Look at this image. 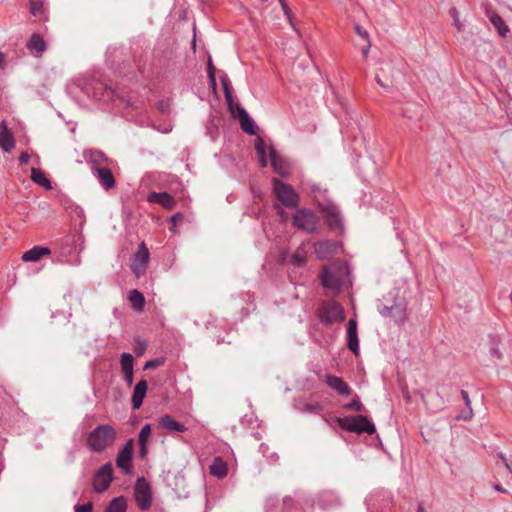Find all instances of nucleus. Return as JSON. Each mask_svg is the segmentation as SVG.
Instances as JSON below:
<instances>
[{"label": "nucleus", "mask_w": 512, "mask_h": 512, "mask_svg": "<svg viewBox=\"0 0 512 512\" xmlns=\"http://www.w3.org/2000/svg\"><path fill=\"white\" fill-rule=\"evenodd\" d=\"M269 158L273 170L281 177H286L288 175V171L285 165V161L277 154L273 147L269 148Z\"/></svg>", "instance_id": "nucleus-21"}, {"label": "nucleus", "mask_w": 512, "mask_h": 512, "mask_svg": "<svg viewBox=\"0 0 512 512\" xmlns=\"http://www.w3.org/2000/svg\"><path fill=\"white\" fill-rule=\"evenodd\" d=\"M182 218H183V216H182V214H181V213H176V214H174V215L170 218V220H171V222H172L173 224H176L178 221H181V220H182Z\"/></svg>", "instance_id": "nucleus-55"}, {"label": "nucleus", "mask_w": 512, "mask_h": 512, "mask_svg": "<svg viewBox=\"0 0 512 512\" xmlns=\"http://www.w3.org/2000/svg\"><path fill=\"white\" fill-rule=\"evenodd\" d=\"M149 250L144 242H141L137 253L132 258L131 270L133 273L140 277L146 272V268L149 262Z\"/></svg>", "instance_id": "nucleus-9"}, {"label": "nucleus", "mask_w": 512, "mask_h": 512, "mask_svg": "<svg viewBox=\"0 0 512 512\" xmlns=\"http://www.w3.org/2000/svg\"><path fill=\"white\" fill-rule=\"evenodd\" d=\"M234 111L235 116L233 117L239 120L241 129L248 135H255L257 128L247 111L237 103L234 105Z\"/></svg>", "instance_id": "nucleus-10"}, {"label": "nucleus", "mask_w": 512, "mask_h": 512, "mask_svg": "<svg viewBox=\"0 0 512 512\" xmlns=\"http://www.w3.org/2000/svg\"><path fill=\"white\" fill-rule=\"evenodd\" d=\"M304 410L310 413H320L321 406L318 403L306 404Z\"/></svg>", "instance_id": "nucleus-46"}, {"label": "nucleus", "mask_w": 512, "mask_h": 512, "mask_svg": "<svg viewBox=\"0 0 512 512\" xmlns=\"http://www.w3.org/2000/svg\"><path fill=\"white\" fill-rule=\"evenodd\" d=\"M209 470H210L211 475H213L219 479L224 478L228 473L226 463L219 457H217L213 461V463L209 467Z\"/></svg>", "instance_id": "nucleus-28"}, {"label": "nucleus", "mask_w": 512, "mask_h": 512, "mask_svg": "<svg viewBox=\"0 0 512 512\" xmlns=\"http://www.w3.org/2000/svg\"><path fill=\"white\" fill-rule=\"evenodd\" d=\"M164 362L165 359L163 357L148 360L144 365V370L157 368L163 365Z\"/></svg>", "instance_id": "nucleus-38"}, {"label": "nucleus", "mask_w": 512, "mask_h": 512, "mask_svg": "<svg viewBox=\"0 0 512 512\" xmlns=\"http://www.w3.org/2000/svg\"><path fill=\"white\" fill-rule=\"evenodd\" d=\"M93 511V505L91 502H88L83 505H75L74 506V512H92Z\"/></svg>", "instance_id": "nucleus-41"}, {"label": "nucleus", "mask_w": 512, "mask_h": 512, "mask_svg": "<svg viewBox=\"0 0 512 512\" xmlns=\"http://www.w3.org/2000/svg\"><path fill=\"white\" fill-rule=\"evenodd\" d=\"M27 47L31 51H35L37 53H43L47 49L46 42L43 37L37 33H33L31 38L27 44Z\"/></svg>", "instance_id": "nucleus-27"}, {"label": "nucleus", "mask_w": 512, "mask_h": 512, "mask_svg": "<svg viewBox=\"0 0 512 512\" xmlns=\"http://www.w3.org/2000/svg\"><path fill=\"white\" fill-rule=\"evenodd\" d=\"M418 511H419V512H424L423 507H421V506H420V507H419V509H418Z\"/></svg>", "instance_id": "nucleus-62"}, {"label": "nucleus", "mask_w": 512, "mask_h": 512, "mask_svg": "<svg viewBox=\"0 0 512 512\" xmlns=\"http://www.w3.org/2000/svg\"><path fill=\"white\" fill-rule=\"evenodd\" d=\"M92 174L105 190H111L116 186V180L108 166L96 168V171L92 172Z\"/></svg>", "instance_id": "nucleus-13"}, {"label": "nucleus", "mask_w": 512, "mask_h": 512, "mask_svg": "<svg viewBox=\"0 0 512 512\" xmlns=\"http://www.w3.org/2000/svg\"><path fill=\"white\" fill-rule=\"evenodd\" d=\"M132 457L133 454H130L126 451L124 452L122 450L118 451L116 457V465L125 475H131L133 473Z\"/></svg>", "instance_id": "nucleus-19"}, {"label": "nucleus", "mask_w": 512, "mask_h": 512, "mask_svg": "<svg viewBox=\"0 0 512 512\" xmlns=\"http://www.w3.org/2000/svg\"><path fill=\"white\" fill-rule=\"evenodd\" d=\"M326 384L339 395L348 396L352 393L351 387L341 377L327 375Z\"/></svg>", "instance_id": "nucleus-15"}, {"label": "nucleus", "mask_w": 512, "mask_h": 512, "mask_svg": "<svg viewBox=\"0 0 512 512\" xmlns=\"http://www.w3.org/2000/svg\"><path fill=\"white\" fill-rule=\"evenodd\" d=\"M366 42H367V45H366V46H364V47L362 48V55H363L364 57H367V56H368V53H369V50H370V47H371L370 40H369V41H366Z\"/></svg>", "instance_id": "nucleus-56"}, {"label": "nucleus", "mask_w": 512, "mask_h": 512, "mask_svg": "<svg viewBox=\"0 0 512 512\" xmlns=\"http://www.w3.org/2000/svg\"><path fill=\"white\" fill-rule=\"evenodd\" d=\"M489 352L493 358H496L498 360L502 359V353L499 350L498 343L496 342L495 337H491V347Z\"/></svg>", "instance_id": "nucleus-37"}, {"label": "nucleus", "mask_w": 512, "mask_h": 512, "mask_svg": "<svg viewBox=\"0 0 512 512\" xmlns=\"http://www.w3.org/2000/svg\"><path fill=\"white\" fill-rule=\"evenodd\" d=\"M489 19H490V22L493 24V26L496 28L499 35L501 37H505L507 35V33L509 32V27L506 25L503 18L500 15L493 13L489 17Z\"/></svg>", "instance_id": "nucleus-31"}, {"label": "nucleus", "mask_w": 512, "mask_h": 512, "mask_svg": "<svg viewBox=\"0 0 512 512\" xmlns=\"http://www.w3.org/2000/svg\"><path fill=\"white\" fill-rule=\"evenodd\" d=\"M3 61H4V56H3V54L0 52V67H2Z\"/></svg>", "instance_id": "nucleus-60"}, {"label": "nucleus", "mask_w": 512, "mask_h": 512, "mask_svg": "<svg viewBox=\"0 0 512 512\" xmlns=\"http://www.w3.org/2000/svg\"><path fill=\"white\" fill-rule=\"evenodd\" d=\"M255 150L258 156L266 154V143L261 137L255 141Z\"/></svg>", "instance_id": "nucleus-39"}, {"label": "nucleus", "mask_w": 512, "mask_h": 512, "mask_svg": "<svg viewBox=\"0 0 512 512\" xmlns=\"http://www.w3.org/2000/svg\"><path fill=\"white\" fill-rule=\"evenodd\" d=\"M322 213L330 229H343L342 217L337 206L333 204L324 205L322 206Z\"/></svg>", "instance_id": "nucleus-11"}, {"label": "nucleus", "mask_w": 512, "mask_h": 512, "mask_svg": "<svg viewBox=\"0 0 512 512\" xmlns=\"http://www.w3.org/2000/svg\"><path fill=\"white\" fill-rule=\"evenodd\" d=\"M151 435V425L145 424L138 435V444H148Z\"/></svg>", "instance_id": "nucleus-36"}, {"label": "nucleus", "mask_w": 512, "mask_h": 512, "mask_svg": "<svg viewBox=\"0 0 512 512\" xmlns=\"http://www.w3.org/2000/svg\"><path fill=\"white\" fill-rule=\"evenodd\" d=\"M146 393L147 382L146 380H141L135 385L131 398L132 408L134 410H137L142 406Z\"/></svg>", "instance_id": "nucleus-17"}, {"label": "nucleus", "mask_w": 512, "mask_h": 512, "mask_svg": "<svg viewBox=\"0 0 512 512\" xmlns=\"http://www.w3.org/2000/svg\"><path fill=\"white\" fill-rule=\"evenodd\" d=\"M84 158L92 172L96 171V168L109 166L110 163V159L102 151L94 149L86 150Z\"/></svg>", "instance_id": "nucleus-12"}, {"label": "nucleus", "mask_w": 512, "mask_h": 512, "mask_svg": "<svg viewBox=\"0 0 512 512\" xmlns=\"http://www.w3.org/2000/svg\"><path fill=\"white\" fill-rule=\"evenodd\" d=\"M113 467L111 463L104 464L94 475L93 479V489L102 493L110 486V483L113 480Z\"/></svg>", "instance_id": "nucleus-8"}, {"label": "nucleus", "mask_w": 512, "mask_h": 512, "mask_svg": "<svg viewBox=\"0 0 512 512\" xmlns=\"http://www.w3.org/2000/svg\"><path fill=\"white\" fill-rule=\"evenodd\" d=\"M124 381L127 383V385H132L134 380V371L130 372H122Z\"/></svg>", "instance_id": "nucleus-49"}, {"label": "nucleus", "mask_w": 512, "mask_h": 512, "mask_svg": "<svg viewBox=\"0 0 512 512\" xmlns=\"http://www.w3.org/2000/svg\"><path fill=\"white\" fill-rule=\"evenodd\" d=\"M121 371L130 372L133 371L134 358L130 353H122L120 358Z\"/></svg>", "instance_id": "nucleus-34"}, {"label": "nucleus", "mask_w": 512, "mask_h": 512, "mask_svg": "<svg viewBox=\"0 0 512 512\" xmlns=\"http://www.w3.org/2000/svg\"><path fill=\"white\" fill-rule=\"evenodd\" d=\"M127 502L123 496L114 498L106 507L105 512H126Z\"/></svg>", "instance_id": "nucleus-32"}, {"label": "nucleus", "mask_w": 512, "mask_h": 512, "mask_svg": "<svg viewBox=\"0 0 512 512\" xmlns=\"http://www.w3.org/2000/svg\"><path fill=\"white\" fill-rule=\"evenodd\" d=\"M318 222L317 215L306 208L298 209L292 216V225L308 234L317 231Z\"/></svg>", "instance_id": "nucleus-4"}, {"label": "nucleus", "mask_w": 512, "mask_h": 512, "mask_svg": "<svg viewBox=\"0 0 512 512\" xmlns=\"http://www.w3.org/2000/svg\"><path fill=\"white\" fill-rule=\"evenodd\" d=\"M450 15L453 17L454 19V24L456 25V27L458 28V30H462V24L460 23L459 19H458V11L455 7H452L449 11Z\"/></svg>", "instance_id": "nucleus-44"}, {"label": "nucleus", "mask_w": 512, "mask_h": 512, "mask_svg": "<svg viewBox=\"0 0 512 512\" xmlns=\"http://www.w3.org/2000/svg\"><path fill=\"white\" fill-rule=\"evenodd\" d=\"M30 160V155L27 152H22L19 155V162L22 165H26Z\"/></svg>", "instance_id": "nucleus-51"}, {"label": "nucleus", "mask_w": 512, "mask_h": 512, "mask_svg": "<svg viewBox=\"0 0 512 512\" xmlns=\"http://www.w3.org/2000/svg\"><path fill=\"white\" fill-rule=\"evenodd\" d=\"M135 354L137 356H141L144 354V352L146 351V348H147V344L144 340L140 339V338H137L135 340Z\"/></svg>", "instance_id": "nucleus-40"}, {"label": "nucleus", "mask_w": 512, "mask_h": 512, "mask_svg": "<svg viewBox=\"0 0 512 512\" xmlns=\"http://www.w3.org/2000/svg\"><path fill=\"white\" fill-rule=\"evenodd\" d=\"M116 437V430L110 424H101L88 434L87 446L92 452L102 453L115 442Z\"/></svg>", "instance_id": "nucleus-1"}, {"label": "nucleus", "mask_w": 512, "mask_h": 512, "mask_svg": "<svg viewBox=\"0 0 512 512\" xmlns=\"http://www.w3.org/2000/svg\"><path fill=\"white\" fill-rule=\"evenodd\" d=\"M134 497L140 510L147 511L152 505L151 486L144 477L137 478L134 486Z\"/></svg>", "instance_id": "nucleus-6"}, {"label": "nucleus", "mask_w": 512, "mask_h": 512, "mask_svg": "<svg viewBox=\"0 0 512 512\" xmlns=\"http://www.w3.org/2000/svg\"><path fill=\"white\" fill-rule=\"evenodd\" d=\"M29 2L30 13L32 16H34L38 21H46L48 17L43 0H29Z\"/></svg>", "instance_id": "nucleus-26"}, {"label": "nucleus", "mask_w": 512, "mask_h": 512, "mask_svg": "<svg viewBox=\"0 0 512 512\" xmlns=\"http://www.w3.org/2000/svg\"><path fill=\"white\" fill-rule=\"evenodd\" d=\"M345 410L349 411H356V412H363L365 410V407L360 401V398L355 395L351 402L345 404L344 406Z\"/></svg>", "instance_id": "nucleus-35"}, {"label": "nucleus", "mask_w": 512, "mask_h": 512, "mask_svg": "<svg viewBox=\"0 0 512 512\" xmlns=\"http://www.w3.org/2000/svg\"><path fill=\"white\" fill-rule=\"evenodd\" d=\"M139 457L141 459H145L146 456L148 455V447H147V444H139Z\"/></svg>", "instance_id": "nucleus-50"}, {"label": "nucleus", "mask_w": 512, "mask_h": 512, "mask_svg": "<svg viewBox=\"0 0 512 512\" xmlns=\"http://www.w3.org/2000/svg\"><path fill=\"white\" fill-rule=\"evenodd\" d=\"M473 417V410L472 407H466L465 410L461 412V414L458 416V419H462L465 421L471 420Z\"/></svg>", "instance_id": "nucleus-42"}, {"label": "nucleus", "mask_w": 512, "mask_h": 512, "mask_svg": "<svg viewBox=\"0 0 512 512\" xmlns=\"http://www.w3.org/2000/svg\"><path fill=\"white\" fill-rule=\"evenodd\" d=\"M346 336H347V348L353 352L355 355H358L359 353V340H358V333H357V321L354 318H351L348 321L347 329H346Z\"/></svg>", "instance_id": "nucleus-14"}, {"label": "nucleus", "mask_w": 512, "mask_h": 512, "mask_svg": "<svg viewBox=\"0 0 512 512\" xmlns=\"http://www.w3.org/2000/svg\"><path fill=\"white\" fill-rule=\"evenodd\" d=\"M207 74L212 75L215 74V67L213 66L211 58H209L207 63Z\"/></svg>", "instance_id": "nucleus-53"}, {"label": "nucleus", "mask_w": 512, "mask_h": 512, "mask_svg": "<svg viewBox=\"0 0 512 512\" xmlns=\"http://www.w3.org/2000/svg\"><path fill=\"white\" fill-rule=\"evenodd\" d=\"M334 249L335 244L333 242H319L315 245V254L319 259H324L331 254Z\"/></svg>", "instance_id": "nucleus-30"}, {"label": "nucleus", "mask_w": 512, "mask_h": 512, "mask_svg": "<svg viewBox=\"0 0 512 512\" xmlns=\"http://www.w3.org/2000/svg\"><path fill=\"white\" fill-rule=\"evenodd\" d=\"M221 84L223 87L224 97H225V101H226L228 110L230 111L232 116H235V111H234L235 102H234V98H233V91H232V87H231V82L226 74L221 77Z\"/></svg>", "instance_id": "nucleus-23"}, {"label": "nucleus", "mask_w": 512, "mask_h": 512, "mask_svg": "<svg viewBox=\"0 0 512 512\" xmlns=\"http://www.w3.org/2000/svg\"><path fill=\"white\" fill-rule=\"evenodd\" d=\"M339 426L349 432L357 434L367 433L372 435L376 432L375 425L366 416L356 415L352 417L339 418Z\"/></svg>", "instance_id": "nucleus-3"}, {"label": "nucleus", "mask_w": 512, "mask_h": 512, "mask_svg": "<svg viewBox=\"0 0 512 512\" xmlns=\"http://www.w3.org/2000/svg\"><path fill=\"white\" fill-rule=\"evenodd\" d=\"M355 33L362 37L365 41H369V34L368 32L363 29L359 24H355L354 26Z\"/></svg>", "instance_id": "nucleus-43"}, {"label": "nucleus", "mask_w": 512, "mask_h": 512, "mask_svg": "<svg viewBox=\"0 0 512 512\" xmlns=\"http://www.w3.org/2000/svg\"><path fill=\"white\" fill-rule=\"evenodd\" d=\"M319 322L326 327L336 323H342L345 320V311L340 303L335 300H328L317 309Z\"/></svg>", "instance_id": "nucleus-2"}, {"label": "nucleus", "mask_w": 512, "mask_h": 512, "mask_svg": "<svg viewBox=\"0 0 512 512\" xmlns=\"http://www.w3.org/2000/svg\"><path fill=\"white\" fill-rule=\"evenodd\" d=\"M494 488H495V490H496V491H498V492H502V493L506 492V490H505L502 486H500V485H498V484H497V485H495V486H494Z\"/></svg>", "instance_id": "nucleus-58"}, {"label": "nucleus", "mask_w": 512, "mask_h": 512, "mask_svg": "<svg viewBox=\"0 0 512 512\" xmlns=\"http://www.w3.org/2000/svg\"><path fill=\"white\" fill-rule=\"evenodd\" d=\"M280 5H281V8L285 14V16L287 17V19L289 20L290 23H292V18H291V10L290 8L288 7L286 1H283V2H280Z\"/></svg>", "instance_id": "nucleus-48"}, {"label": "nucleus", "mask_w": 512, "mask_h": 512, "mask_svg": "<svg viewBox=\"0 0 512 512\" xmlns=\"http://www.w3.org/2000/svg\"><path fill=\"white\" fill-rule=\"evenodd\" d=\"M308 255V247L306 244H301L291 255L289 264L294 267H302L306 264Z\"/></svg>", "instance_id": "nucleus-25"}, {"label": "nucleus", "mask_w": 512, "mask_h": 512, "mask_svg": "<svg viewBox=\"0 0 512 512\" xmlns=\"http://www.w3.org/2000/svg\"><path fill=\"white\" fill-rule=\"evenodd\" d=\"M395 315H397V310H393L392 318L395 320Z\"/></svg>", "instance_id": "nucleus-61"}, {"label": "nucleus", "mask_w": 512, "mask_h": 512, "mask_svg": "<svg viewBox=\"0 0 512 512\" xmlns=\"http://www.w3.org/2000/svg\"><path fill=\"white\" fill-rule=\"evenodd\" d=\"M102 88H103L104 93H105L106 95L98 96V95H97V93H96V92H94V95H93V96H94L96 99H98V100H106V98H107V99H110V98L112 97V95H113V91H112L110 88H108V87H102Z\"/></svg>", "instance_id": "nucleus-45"}, {"label": "nucleus", "mask_w": 512, "mask_h": 512, "mask_svg": "<svg viewBox=\"0 0 512 512\" xmlns=\"http://www.w3.org/2000/svg\"><path fill=\"white\" fill-rule=\"evenodd\" d=\"M129 301H130L132 307L138 311H141L145 304L144 295L136 289L130 291Z\"/></svg>", "instance_id": "nucleus-33"}, {"label": "nucleus", "mask_w": 512, "mask_h": 512, "mask_svg": "<svg viewBox=\"0 0 512 512\" xmlns=\"http://www.w3.org/2000/svg\"><path fill=\"white\" fill-rule=\"evenodd\" d=\"M31 180L37 185L47 190L52 188L50 180L46 177L45 173L40 169H31Z\"/></svg>", "instance_id": "nucleus-29"}, {"label": "nucleus", "mask_w": 512, "mask_h": 512, "mask_svg": "<svg viewBox=\"0 0 512 512\" xmlns=\"http://www.w3.org/2000/svg\"><path fill=\"white\" fill-rule=\"evenodd\" d=\"M393 310H397L395 321L402 322L405 318V306L402 303H394L391 306L381 305L378 307V312L383 317H392Z\"/></svg>", "instance_id": "nucleus-16"}, {"label": "nucleus", "mask_w": 512, "mask_h": 512, "mask_svg": "<svg viewBox=\"0 0 512 512\" xmlns=\"http://www.w3.org/2000/svg\"><path fill=\"white\" fill-rule=\"evenodd\" d=\"M319 278L321 285L327 289L338 290L343 284L340 269L335 264L324 266Z\"/></svg>", "instance_id": "nucleus-7"}, {"label": "nucleus", "mask_w": 512, "mask_h": 512, "mask_svg": "<svg viewBox=\"0 0 512 512\" xmlns=\"http://www.w3.org/2000/svg\"><path fill=\"white\" fill-rule=\"evenodd\" d=\"M273 191L277 199L288 208H293L298 205L299 196L291 185L282 182L277 178H273Z\"/></svg>", "instance_id": "nucleus-5"}, {"label": "nucleus", "mask_w": 512, "mask_h": 512, "mask_svg": "<svg viewBox=\"0 0 512 512\" xmlns=\"http://www.w3.org/2000/svg\"><path fill=\"white\" fill-rule=\"evenodd\" d=\"M133 449H134V439L130 438L125 442L124 446L120 450H122L124 452L126 451L130 454H133Z\"/></svg>", "instance_id": "nucleus-47"}, {"label": "nucleus", "mask_w": 512, "mask_h": 512, "mask_svg": "<svg viewBox=\"0 0 512 512\" xmlns=\"http://www.w3.org/2000/svg\"><path fill=\"white\" fill-rule=\"evenodd\" d=\"M376 81L377 83L381 86V87H384L386 88L387 86L381 81V79L379 77H376Z\"/></svg>", "instance_id": "nucleus-59"}, {"label": "nucleus", "mask_w": 512, "mask_h": 512, "mask_svg": "<svg viewBox=\"0 0 512 512\" xmlns=\"http://www.w3.org/2000/svg\"><path fill=\"white\" fill-rule=\"evenodd\" d=\"M461 396H462V398L464 400L465 406L466 407H471V401H470L468 392L465 391V390H461Z\"/></svg>", "instance_id": "nucleus-52"}, {"label": "nucleus", "mask_w": 512, "mask_h": 512, "mask_svg": "<svg viewBox=\"0 0 512 512\" xmlns=\"http://www.w3.org/2000/svg\"><path fill=\"white\" fill-rule=\"evenodd\" d=\"M208 78H209V82H210L211 86L215 87L216 86V76H215V74L208 75Z\"/></svg>", "instance_id": "nucleus-57"}, {"label": "nucleus", "mask_w": 512, "mask_h": 512, "mask_svg": "<svg viewBox=\"0 0 512 512\" xmlns=\"http://www.w3.org/2000/svg\"><path fill=\"white\" fill-rule=\"evenodd\" d=\"M0 147L5 152H10L15 147L14 137L4 122L0 124Z\"/></svg>", "instance_id": "nucleus-20"}, {"label": "nucleus", "mask_w": 512, "mask_h": 512, "mask_svg": "<svg viewBox=\"0 0 512 512\" xmlns=\"http://www.w3.org/2000/svg\"><path fill=\"white\" fill-rule=\"evenodd\" d=\"M50 249L44 246H34L22 255V260L25 262H36L41 257L50 254Z\"/></svg>", "instance_id": "nucleus-24"}, {"label": "nucleus", "mask_w": 512, "mask_h": 512, "mask_svg": "<svg viewBox=\"0 0 512 512\" xmlns=\"http://www.w3.org/2000/svg\"><path fill=\"white\" fill-rule=\"evenodd\" d=\"M259 157V163H260V166L261 167H267L268 165V159H267V155H260L258 156Z\"/></svg>", "instance_id": "nucleus-54"}, {"label": "nucleus", "mask_w": 512, "mask_h": 512, "mask_svg": "<svg viewBox=\"0 0 512 512\" xmlns=\"http://www.w3.org/2000/svg\"><path fill=\"white\" fill-rule=\"evenodd\" d=\"M158 424L160 428L167 431L185 432L187 430L183 423L176 421L172 416L168 414L161 416L159 418Z\"/></svg>", "instance_id": "nucleus-18"}, {"label": "nucleus", "mask_w": 512, "mask_h": 512, "mask_svg": "<svg viewBox=\"0 0 512 512\" xmlns=\"http://www.w3.org/2000/svg\"><path fill=\"white\" fill-rule=\"evenodd\" d=\"M148 200H149V202L160 204L161 206H163L166 209H172V208H174V206L176 204L173 196H171L167 192H160V193L153 192L149 195Z\"/></svg>", "instance_id": "nucleus-22"}]
</instances>
